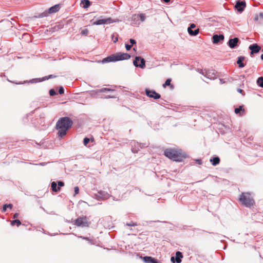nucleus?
Here are the masks:
<instances>
[{"instance_id": "1", "label": "nucleus", "mask_w": 263, "mask_h": 263, "mask_svg": "<svg viewBox=\"0 0 263 263\" xmlns=\"http://www.w3.org/2000/svg\"><path fill=\"white\" fill-rule=\"evenodd\" d=\"M73 122L69 117H62L59 119L56 124L58 130V135L60 137L64 136L67 130L72 126Z\"/></svg>"}, {"instance_id": "2", "label": "nucleus", "mask_w": 263, "mask_h": 263, "mask_svg": "<svg viewBox=\"0 0 263 263\" xmlns=\"http://www.w3.org/2000/svg\"><path fill=\"white\" fill-rule=\"evenodd\" d=\"M164 155L169 159L176 161H181L182 159L185 157V156L182 154L180 151L171 148L166 149L164 151Z\"/></svg>"}, {"instance_id": "3", "label": "nucleus", "mask_w": 263, "mask_h": 263, "mask_svg": "<svg viewBox=\"0 0 263 263\" xmlns=\"http://www.w3.org/2000/svg\"><path fill=\"white\" fill-rule=\"evenodd\" d=\"M130 55L126 53L119 52L112 54L102 60V63L114 62L118 61L128 60L130 59Z\"/></svg>"}, {"instance_id": "4", "label": "nucleus", "mask_w": 263, "mask_h": 263, "mask_svg": "<svg viewBox=\"0 0 263 263\" xmlns=\"http://www.w3.org/2000/svg\"><path fill=\"white\" fill-rule=\"evenodd\" d=\"M239 200L246 207H250L254 204V200L249 193H242L240 195Z\"/></svg>"}, {"instance_id": "5", "label": "nucleus", "mask_w": 263, "mask_h": 263, "mask_svg": "<svg viewBox=\"0 0 263 263\" xmlns=\"http://www.w3.org/2000/svg\"><path fill=\"white\" fill-rule=\"evenodd\" d=\"M74 224L79 227H88L90 224V222L87 217L82 216L75 220Z\"/></svg>"}, {"instance_id": "6", "label": "nucleus", "mask_w": 263, "mask_h": 263, "mask_svg": "<svg viewBox=\"0 0 263 263\" xmlns=\"http://www.w3.org/2000/svg\"><path fill=\"white\" fill-rule=\"evenodd\" d=\"M134 65L136 67L144 68L145 66V61L143 58L140 57H136L134 61Z\"/></svg>"}, {"instance_id": "7", "label": "nucleus", "mask_w": 263, "mask_h": 263, "mask_svg": "<svg viewBox=\"0 0 263 263\" xmlns=\"http://www.w3.org/2000/svg\"><path fill=\"white\" fill-rule=\"evenodd\" d=\"M113 22H115V21H114L111 19V18L108 17L107 18L98 20L92 23V24L94 25H102V24H109L112 23Z\"/></svg>"}, {"instance_id": "8", "label": "nucleus", "mask_w": 263, "mask_h": 263, "mask_svg": "<svg viewBox=\"0 0 263 263\" xmlns=\"http://www.w3.org/2000/svg\"><path fill=\"white\" fill-rule=\"evenodd\" d=\"M145 93L148 97L154 98V99H158L161 97L159 93H157L153 90H149L148 89H146Z\"/></svg>"}, {"instance_id": "9", "label": "nucleus", "mask_w": 263, "mask_h": 263, "mask_svg": "<svg viewBox=\"0 0 263 263\" xmlns=\"http://www.w3.org/2000/svg\"><path fill=\"white\" fill-rule=\"evenodd\" d=\"M200 73L207 78L211 80L214 79L216 78V73L214 70H209L206 71L205 72L202 71Z\"/></svg>"}, {"instance_id": "10", "label": "nucleus", "mask_w": 263, "mask_h": 263, "mask_svg": "<svg viewBox=\"0 0 263 263\" xmlns=\"http://www.w3.org/2000/svg\"><path fill=\"white\" fill-rule=\"evenodd\" d=\"M239 41L237 37L231 39L229 40L228 45L231 49H234L237 46Z\"/></svg>"}, {"instance_id": "11", "label": "nucleus", "mask_w": 263, "mask_h": 263, "mask_svg": "<svg viewBox=\"0 0 263 263\" xmlns=\"http://www.w3.org/2000/svg\"><path fill=\"white\" fill-rule=\"evenodd\" d=\"M249 48L250 50H251V55L253 54L254 53H258L261 49L260 47L257 44H254L250 45Z\"/></svg>"}, {"instance_id": "12", "label": "nucleus", "mask_w": 263, "mask_h": 263, "mask_svg": "<svg viewBox=\"0 0 263 263\" xmlns=\"http://www.w3.org/2000/svg\"><path fill=\"white\" fill-rule=\"evenodd\" d=\"M132 151L134 153H136L138 152L140 148H142L144 145L138 142H133L132 143Z\"/></svg>"}, {"instance_id": "13", "label": "nucleus", "mask_w": 263, "mask_h": 263, "mask_svg": "<svg viewBox=\"0 0 263 263\" xmlns=\"http://www.w3.org/2000/svg\"><path fill=\"white\" fill-rule=\"evenodd\" d=\"M246 2L244 1H237L235 5V8L238 11L242 12L246 7Z\"/></svg>"}, {"instance_id": "14", "label": "nucleus", "mask_w": 263, "mask_h": 263, "mask_svg": "<svg viewBox=\"0 0 263 263\" xmlns=\"http://www.w3.org/2000/svg\"><path fill=\"white\" fill-rule=\"evenodd\" d=\"M196 27V25L194 24H191L190 27L187 29V31L191 35H196L198 34L199 30V29H195V30H193V28Z\"/></svg>"}, {"instance_id": "15", "label": "nucleus", "mask_w": 263, "mask_h": 263, "mask_svg": "<svg viewBox=\"0 0 263 263\" xmlns=\"http://www.w3.org/2000/svg\"><path fill=\"white\" fill-rule=\"evenodd\" d=\"M213 42L214 44H217L220 41L224 40V36L222 34L217 35L215 34L213 36Z\"/></svg>"}, {"instance_id": "16", "label": "nucleus", "mask_w": 263, "mask_h": 263, "mask_svg": "<svg viewBox=\"0 0 263 263\" xmlns=\"http://www.w3.org/2000/svg\"><path fill=\"white\" fill-rule=\"evenodd\" d=\"M145 263H158L157 260L150 256H145L143 258Z\"/></svg>"}, {"instance_id": "17", "label": "nucleus", "mask_w": 263, "mask_h": 263, "mask_svg": "<svg viewBox=\"0 0 263 263\" xmlns=\"http://www.w3.org/2000/svg\"><path fill=\"white\" fill-rule=\"evenodd\" d=\"M98 194L99 196L103 199H108L109 197V195L107 193L102 191H99Z\"/></svg>"}, {"instance_id": "18", "label": "nucleus", "mask_w": 263, "mask_h": 263, "mask_svg": "<svg viewBox=\"0 0 263 263\" xmlns=\"http://www.w3.org/2000/svg\"><path fill=\"white\" fill-rule=\"evenodd\" d=\"M60 7L59 5H55L49 9V13H53L58 12L59 10Z\"/></svg>"}, {"instance_id": "19", "label": "nucleus", "mask_w": 263, "mask_h": 263, "mask_svg": "<svg viewBox=\"0 0 263 263\" xmlns=\"http://www.w3.org/2000/svg\"><path fill=\"white\" fill-rule=\"evenodd\" d=\"M183 257L182 253L178 251L176 253L175 260L177 263H180L181 262V258Z\"/></svg>"}, {"instance_id": "20", "label": "nucleus", "mask_w": 263, "mask_h": 263, "mask_svg": "<svg viewBox=\"0 0 263 263\" xmlns=\"http://www.w3.org/2000/svg\"><path fill=\"white\" fill-rule=\"evenodd\" d=\"M210 162L212 163V165L214 166H216L220 162V159L218 157H214L212 159H210Z\"/></svg>"}, {"instance_id": "21", "label": "nucleus", "mask_w": 263, "mask_h": 263, "mask_svg": "<svg viewBox=\"0 0 263 263\" xmlns=\"http://www.w3.org/2000/svg\"><path fill=\"white\" fill-rule=\"evenodd\" d=\"M244 59H245L244 57H239L238 58V60L237 61V63L239 65V67L243 68L245 67V65L242 63V61L244 60Z\"/></svg>"}, {"instance_id": "22", "label": "nucleus", "mask_w": 263, "mask_h": 263, "mask_svg": "<svg viewBox=\"0 0 263 263\" xmlns=\"http://www.w3.org/2000/svg\"><path fill=\"white\" fill-rule=\"evenodd\" d=\"M51 189L53 192H57L60 190V187H57V184L55 182H52L51 184Z\"/></svg>"}, {"instance_id": "23", "label": "nucleus", "mask_w": 263, "mask_h": 263, "mask_svg": "<svg viewBox=\"0 0 263 263\" xmlns=\"http://www.w3.org/2000/svg\"><path fill=\"white\" fill-rule=\"evenodd\" d=\"M81 4L83 5V7L84 8H87L90 5V2L89 0H82L81 1Z\"/></svg>"}, {"instance_id": "24", "label": "nucleus", "mask_w": 263, "mask_h": 263, "mask_svg": "<svg viewBox=\"0 0 263 263\" xmlns=\"http://www.w3.org/2000/svg\"><path fill=\"white\" fill-rule=\"evenodd\" d=\"M171 80L170 79H167L164 84H163V87L165 88L167 86H170L172 89H173L174 87L172 85H171Z\"/></svg>"}, {"instance_id": "25", "label": "nucleus", "mask_w": 263, "mask_h": 263, "mask_svg": "<svg viewBox=\"0 0 263 263\" xmlns=\"http://www.w3.org/2000/svg\"><path fill=\"white\" fill-rule=\"evenodd\" d=\"M256 82H257V85L259 87L263 88V77H262L258 78Z\"/></svg>"}, {"instance_id": "26", "label": "nucleus", "mask_w": 263, "mask_h": 263, "mask_svg": "<svg viewBox=\"0 0 263 263\" xmlns=\"http://www.w3.org/2000/svg\"><path fill=\"white\" fill-rule=\"evenodd\" d=\"M135 17H139L142 22H143L145 20V15L143 13H140V14L135 15Z\"/></svg>"}, {"instance_id": "27", "label": "nucleus", "mask_w": 263, "mask_h": 263, "mask_svg": "<svg viewBox=\"0 0 263 263\" xmlns=\"http://www.w3.org/2000/svg\"><path fill=\"white\" fill-rule=\"evenodd\" d=\"M11 224L12 226H14V224H16L17 226L18 227L21 224V222L18 219H15L11 221Z\"/></svg>"}, {"instance_id": "28", "label": "nucleus", "mask_w": 263, "mask_h": 263, "mask_svg": "<svg viewBox=\"0 0 263 263\" xmlns=\"http://www.w3.org/2000/svg\"><path fill=\"white\" fill-rule=\"evenodd\" d=\"M12 206H13V205L12 204H4L3 205V212H5L7 210V208L11 209L12 208Z\"/></svg>"}, {"instance_id": "29", "label": "nucleus", "mask_w": 263, "mask_h": 263, "mask_svg": "<svg viewBox=\"0 0 263 263\" xmlns=\"http://www.w3.org/2000/svg\"><path fill=\"white\" fill-rule=\"evenodd\" d=\"M114 91V90L112 89H110V88H103L99 90V92H105V91Z\"/></svg>"}, {"instance_id": "30", "label": "nucleus", "mask_w": 263, "mask_h": 263, "mask_svg": "<svg viewBox=\"0 0 263 263\" xmlns=\"http://www.w3.org/2000/svg\"><path fill=\"white\" fill-rule=\"evenodd\" d=\"M90 141V139L87 137L85 138L83 140V143L85 146H87V144Z\"/></svg>"}, {"instance_id": "31", "label": "nucleus", "mask_w": 263, "mask_h": 263, "mask_svg": "<svg viewBox=\"0 0 263 263\" xmlns=\"http://www.w3.org/2000/svg\"><path fill=\"white\" fill-rule=\"evenodd\" d=\"M88 30L87 29H85L84 30H83L82 31H81V34L82 35H87L88 33Z\"/></svg>"}, {"instance_id": "32", "label": "nucleus", "mask_w": 263, "mask_h": 263, "mask_svg": "<svg viewBox=\"0 0 263 263\" xmlns=\"http://www.w3.org/2000/svg\"><path fill=\"white\" fill-rule=\"evenodd\" d=\"M242 106H240L238 108H236L235 109V114H237L240 112L241 110H242Z\"/></svg>"}, {"instance_id": "33", "label": "nucleus", "mask_w": 263, "mask_h": 263, "mask_svg": "<svg viewBox=\"0 0 263 263\" xmlns=\"http://www.w3.org/2000/svg\"><path fill=\"white\" fill-rule=\"evenodd\" d=\"M126 225L128 226H137L138 224L136 222H134L133 221H131L129 223H127Z\"/></svg>"}, {"instance_id": "34", "label": "nucleus", "mask_w": 263, "mask_h": 263, "mask_svg": "<svg viewBox=\"0 0 263 263\" xmlns=\"http://www.w3.org/2000/svg\"><path fill=\"white\" fill-rule=\"evenodd\" d=\"M55 94H56V92L54 89H51L49 90V95L51 96H54Z\"/></svg>"}, {"instance_id": "35", "label": "nucleus", "mask_w": 263, "mask_h": 263, "mask_svg": "<svg viewBox=\"0 0 263 263\" xmlns=\"http://www.w3.org/2000/svg\"><path fill=\"white\" fill-rule=\"evenodd\" d=\"M111 37H112V39L113 40L114 43H116L118 41V37H117V36L115 37V34H112L111 35Z\"/></svg>"}, {"instance_id": "36", "label": "nucleus", "mask_w": 263, "mask_h": 263, "mask_svg": "<svg viewBox=\"0 0 263 263\" xmlns=\"http://www.w3.org/2000/svg\"><path fill=\"white\" fill-rule=\"evenodd\" d=\"M54 77H55L54 76L51 74V75H49L48 77H45L43 78V80H48L49 78H54Z\"/></svg>"}, {"instance_id": "37", "label": "nucleus", "mask_w": 263, "mask_h": 263, "mask_svg": "<svg viewBox=\"0 0 263 263\" xmlns=\"http://www.w3.org/2000/svg\"><path fill=\"white\" fill-rule=\"evenodd\" d=\"M58 187H60V188L62 186H63L64 185V183L62 181H59L58 182Z\"/></svg>"}, {"instance_id": "38", "label": "nucleus", "mask_w": 263, "mask_h": 263, "mask_svg": "<svg viewBox=\"0 0 263 263\" xmlns=\"http://www.w3.org/2000/svg\"><path fill=\"white\" fill-rule=\"evenodd\" d=\"M64 90L63 89V88L62 87H61L60 88H59V93L60 94V95H62L63 93H64Z\"/></svg>"}, {"instance_id": "39", "label": "nucleus", "mask_w": 263, "mask_h": 263, "mask_svg": "<svg viewBox=\"0 0 263 263\" xmlns=\"http://www.w3.org/2000/svg\"><path fill=\"white\" fill-rule=\"evenodd\" d=\"M237 91L240 93H241L243 96H245V93H243V91L242 89L240 88H237Z\"/></svg>"}, {"instance_id": "40", "label": "nucleus", "mask_w": 263, "mask_h": 263, "mask_svg": "<svg viewBox=\"0 0 263 263\" xmlns=\"http://www.w3.org/2000/svg\"><path fill=\"white\" fill-rule=\"evenodd\" d=\"M74 193H75V195L76 194H77L79 193V189L78 186H76L74 187Z\"/></svg>"}, {"instance_id": "41", "label": "nucleus", "mask_w": 263, "mask_h": 263, "mask_svg": "<svg viewBox=\"0 0 263 263\" xmlns=\"http://www.w3.org/2000/svg\"><path fill=\"white\" fill-rule=\"evenodd\" d=\"M132 45H128V44H126L125 45L126 49L127 50H129L131 49V48H132Z\"/></svg>"}, {"instance_id": "42", "label": "nucleus", "mask_w": 263, "mask_h": 263, "mask_svg": "<svg viewBox=\"0 0 263 263\" xmlns=\"http://www.w3.org/2000/svg\"><path fill=\"white\" fill-rule=\"evenodd\" d=\"M130 43L132 44V45L135 44L136 43V42L134 39H130Z\"/></svg>"}, {"instance_id": "43", "label": "nucleus", "mask_w": 263, "mask_h": 263, "mask_svg": "<svg viewBox=\"0 0 263 263\" xmlns=\"http://www.w3.org/2000/svg\"><path fill=\"white\" fill-rule=\"evenodd\" d=\"M18 213H15L13 215V218H16L18 216Z\"/></svg>"}, {"instance_id": "44", "label": "nucleus", "mask_w": 263, "mask_h": 263, "mask_svg": "<svg viewBox=\"0 0 263 263\" xmlns=\"http://www.w3.org/2000/svg\"><path fill=\"white\" fill-rule=\"evenodd\" d=\"M80 237L81 238L83 239L89 240V239L87 237H83V236H80Z\"/></svg>"}, {"instance_id": "45", "label": "nucleus", "mask_w": 263, "mask_h": 263, "mask_svg": "<svg viewBox=\"0 0 263 263\" xmlns=\"http://www.w3.org/2000/svg\"><path fill=\"white\" fill-rule=\"evenodd\" d=\"M197 163H198L199 164H201V160L198 159V160H197Z\"/></svg>"}, {"instance_id": "46", "label": "nucleus", "mask_w": 263, "mask_h": 263, "mask_svg": "<svg viewBox=\"0 0 263 263\" xmlns=\"http://www.w3.org/2000/svg\"><path fill=\"white\" fill-rule=\"evenodd\" d=\"M259 16L263 18V13L261 12L259 13Z\"/></svg>"}, {"instance_id": "47", "label": "nucleus", "mask_w": 263, "mask_h": 263, "mask_svg": "<svg viewBox=\"0 0 263 263\" xmlns=\"http://www.w3.org/2000/svg\"><path fill=\"white\" fill-rule=\"evenodd\" d=\"M171 261L173 262H175V261H174V257H171Z\"/></svg>"}, {"instance_id": "48", "label": "nucleus", "mask_w": 263, "mask_h": 263, "mask_svg": "<svg viewBox=\"0 0 263 263\" xmlns=\"http://www.w3.org/2000/svg\"><path fill=\"white\" fill-rule=\"evenodd\" d=\"M164 2L168 3L170 1V0H163Z\"/></svg>"}, {"instance_id": "49", "label": "nucleus", "mask_w": 263, "mask_h": 263, "mask_svg": "<svg viewBox=\"0 0 263 263\" xmlns=\"http://www.w3.org/2000/svg\"><path fill=\"white\" fill-rule=\"evenodd\" d=\"M112 98L111 97L109 96H108L107 97H105V98Z\"/></svg>"}, {"instance_id": "50", "label": "nucleus", "mask_w": 263, "mask_h": 263, "mask_svg": "<svg viewBox=\"0 0 263 263\" xmlns=\"http://www.w3.org/2000/svg\"><path fill=\"white\" fill-rule=\"evenodd\" d=\"M261 60H263V54H261Z\"/></svg>"}]
</instances>
